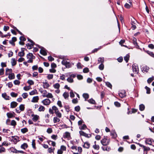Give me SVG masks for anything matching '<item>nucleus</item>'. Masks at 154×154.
Instances as JSON below:
<instances>
[{"mask_svg": "<svg viewBox=\"0 0 154 154\" xmlns=\"http://www.w3.org/2000/svg\"><path fill=\"white\" fill-rule=\"evenodd\" d=\"M27 58L29 59V60L27 61L28 63H32L33 62V59L35 58V57L31 53H29L26 56Z\"/></svg>", "mask_w": 154, "mask_h": 154, "instance_id": "1", "label": "nucleus"}, {"mask_svg": "<svg viewBox=\"0 0 154 154\" xmlns=\"http://www.w3.org/2000/svg\"><path fill=\"white\" fill-rule=\"evenodd\" d=\"M109 140L106 138H104L100 140V142L102 145L104 146H106L109 144Z\"/></svg>", "mask_w": 154, "mask_h": 154, "instance_id": "2", "label": "nucleus"}, {"mask_svg": "<svg viewBox=\"0 0 154 154\" xmlns=\"http://www.w3.org/2000/svg\"><path fill=\"white\" fill-rule=\"evenodd\" d=\"M58 110V108L55 106H54L52 108H50L49 110V112L50 114H53L54 113L57 111V110Z\"/></svg>", "mask_w": 154, "mask_h": 154, "instance_id": "3", "label": "nucleus"}, {"mask_svg": "<svg viewBox=\"0 0 154 154\" xmlns=\"http://www.w3.org/2000/svg\"><path fill=\"white\" fill-rule=\"evenodd\" d=\"M62 64L65 66L66 68H69L71 67L72 65L69 62L67 61L66 60H63L62 61Z\"/></svg>", "mask_w": 154, "mask_h": 154, "instance_id": "4", "label": "nucleus"}, {"mask_svg": "<svg viewBox=\"0 0 154 154\" xmlns=\"http://www.w3.org/2000/svg\"><path fill=\"white\" fill-rule=\"evenodd\" d=\"M28 41H29L30 42H31V44H26V46H27V48H28L29 49H31L33 47L34 45V43L33 42V41L31 40L30 39L28 38Z\"/></svg>", "mask_w": 154, "mask_h": 154, "instance_id": "5", "label": "nucleus"}, {"mask_svg": "<svg viewBox=\"0 0 154 154\" xmlns=\"http://www.w3.org/2000/svg\"><path fill=\"white\" fill-rule=\"evenodd\" d=\"M146 143L148 144L149 145H152L153 142L154 143V141L153 139L151 138H146L145 141Z\"/></svg>", "mask_w": 154, "mask_h": 154, "instance_id": "6", "label": "nucleus"}, {"mask_svg": "<svg viewBox=\"0 0 154 154\" xmlns=\"http://www.w3.org/2000/svg\"><path fill=\"white\" fill-rule=\"evenodd\" d=\"M42 103L45 105H49L51 102L50 100L48 99L44 100L42 101Z\"/></svg>", "mask_w": 154, "mask_h": 154, "instance_id": "7", "label": "nucleus"}, {"mask_svg": "<svg viewBox=\"0 0 154 154\" xmlns=\"http://www.w3.org/2000/svg\"><path fill=\"white\" fill-rule=\"evenodd\" d=\"M133 72L135 73H137L138 72L139 69L138 66L134 64L132 66Z\"/></svg>", "mask_w": 154, "mask_h": 154, "instance_id": "8", "label": "nucleus"}, {"mask_svg": "<svg viewBox=\"0 0 154 154\" xmlns=\"http://www.w3.org/2000/svg\"><path fill=\"white\" fill-rule=\"evenodd\" d=\"M31 116L32 117V120L34 122L37 121L39 119V116L36 115L32 114Z\"/></svg>", "mask_w": 154, "mask_h": 154, "instance_id": "9", "label": "nucleus"}, {"mask_svg": "<svg viewBox=\"0 0 154 154\" xmlns=\"http://www.w3.org/2000/svg\"><path fill=\"white\" fill-rule=\"evenodd\" d=\"M41 48V49L40 51V53L43 55H46L47 54V53L45 49L43 48Z\"/></svg>", "mask_w": 154, "mask_h": 154, "instance_id": "10", "label": "nucleus"}, {"mask_svg": "<svg viewBox=\"0 0 154 154\" xmlns=\"http://www.w3.org/2000/svg\"><path fill=\"white\" fill-rule=\"evenodd\" d=\"M17 104L18 103L16 102H12L11 103V107L12 108H14L17 106Z\"/></svg>", "mask_w": 154, "mask_h": 154, "instance_id": "11", "label": "nucleus"}, {"mask_svg": "<svg viewBox=\"0 0 154 154\" xmlns=\"http://www.w3.org/2000/svg\"><path fill=\"white\" fill-rule=\"evenodd\" d=\"M39 97L38 96L33 97L32 100L31 102L33 103H36L38 102Z\"/></svg>", "mask_w": 154, "mask_h": 154, "instance_id": "12", "label": "nucleus"}, {"mask_svg": "<svg viewBox=\"0 0 154 154\" xmlns=\"http://www.w3.org/2000/svg\"><path fill=\"white\" fill-rule=\"evenodd\" d=\"M42 96L43 97H46L48 98H52L53 97L52 94L51 93H48L47 94L43 95Z\"/></svg>", "mask_w": 154, "mask_h": 154, "instance_id": "13", "label": "nucleus"}, {"mask_svg": "<svg viewBox=\"0 0 154 154\" xmlns=\"http://www.w3.org/2000/svg\"><path fill=\"white\" fill-rule=\"evenodd\" d=\"M111 135L112 137L115 138L117 137V135L114 130H112L111 131Z\"/></svg>", "mask_w": 154, "mask_h": 154, "instance_id": "14", "label": "nucleus"}, {"mask_svg": "<svg viewBox=\"0 0 154 154\" xmlns=\"http://www.w3.org/2000/svg\"><path fill=\"white\" fill-rule=\"evenodd\" d=\"M94 144L93 146V147L95 150H98L100 148L99 145L96 144V141L94 142Z\"/></svg>", "mask_w": 154, "mask_h": 154, "instance_id": "15", "label": "nucleus"}, {"mask_svg": "<svg viewBox=\"0 0 154 154\" xmlns=\"http://www.w3.org/2000/svg\"><path fill=\"white\" fill-rule=\"evenodd\" d=\"M25 55L24 50H23V48H21V51L19 52L18 53V55L20 57H23Z\"/></svg>", "mask_w": 154, "mask_h": 154, "instance_id": "16", "label": "nucleus"}, {"mask_svg": "<svg viewBox=\"0 0 154 154\" xmlns=\"http://www.w3.org/2000/svg\"><path fill=\"white\" fill-rule=\"evenodd\" d=\"M2 96L5 100H8L10 99V97L8 96L6 93H3L2 94Z\"/></svg>", "mask_w": 154, "mask_h": 154, "instance_id": "17", "label": "nucleus"}, {"mask_svg": "<svg viewBox=\"0 0 154 154\" xmlns=\"http://www.w3.org/2000/svg\"><path fill=\"white\" fill-rule=\"evenodd\" d=\"M12 72V69H9L8 68H7L6 70V72H5V75H8L10 73H11Z\"/></svg>", "mask_w": 154, "mask_h": 154, "instance_id": "18", "label": "nucleus"}, {"mask_svg": "<svg viewBox=\"0 0 154 154\" xmlns=\"http://www.w3.org/2000/svg\"><path fill=\"white\" fill-rule=\"evenodd\" d=\"M119 95L120 97L123 98L126 95L125 91H122V92L119 93Z\"/></svg>", "mask_w": 154, "mask_h": 154, "instance_id": "19", "label": "nucleus"}, {"mask_svg": "<svg viewBox=\"0 0 154 154\" xmlns=\"http://www.w3.org/2000/svg\"><path fill=\"white\" fill-rule=\"evenodd\" d=\"M83 146L85 148L88 149L90 146V144L88 142H85L84 143Z\"/></svg>", "mask_w": 154, "mask_h": 154, "instance_id": "20", "label": "nucleus"}, {"mask_svg": "<svg viewBox=\"0 0 154 154\" xmlns=\"http://www.w3.org/2000/svg\"><path fill=\"white\" fill-rule=\"evenodd\" d=\"M149 68L146 66H144L143 67L142 71H144V72H147L149 70Z\"/></svg>", "mask_w": 154, "mask_h": 154, "instance_id": "21", "label": "nucleus"}, {"mask_svg": "<svg viewBox=\"0 0 154 154\" xmlns=\"http://www.w3.org/2000/svg\"><path fill=\"white\" fill-rule=\"evenodd\" d=\"M104 57H99L98 59V63H104Z\"/></svg>", "mask_w": 154, "mask_h": 154, "instance_id": "22", "label": "nucleus"}, {"mask_svg": "<svg viewBox=\"0 0 154 154\" xmlns=\"http://www.w3.org/2000/svg\"><path fill=\"white\" fill-rule=\"evenodd\" d=\"M79 133L81 135L84 136L86 137H89L88 134L83 131H80Z\"/></svg>", "mask_w": 154, "mask_h": 154, "instance_id": "23", "label": "nucleus"}, {"mask_svg": "<svg viewBox=\"0 0 154 154\" xmlns=\"http://www.w3.org/2000/svg\"><path fill=\"white\" fill-rule=\"evenodd\" d=\"M11 63L12 66H14L16 64L17 61L14 58H12L11 60Z\"/></svg>", "mask_w": 154, "mask_h": 154, "instance_id": "24", "label": "nucleus"}, {"mask_svg": "<svg viewBox=\"0 0 154 154\" xmlns=\"http://www.w3.org/2000/svg\"><path fill=\"white\" fill-rule=\"evenodd\" d=\"M58 117H55L53 119V122L54 123H56L57 122H59L60 120Z\"/></svg>", "mask_w": 154, "mask_h": 154, "instance_id": "25", "label": "nucleus"}, {"mask_svg": "<svg viewBox=\"0 0 154 154\" xmlns=\"http://www.w3.org/2000/svg\"><path fill=\"white\" fill-rule=\"evenodd\" d=\"M132 40L133 41V43L134 46H137L139 47L138 44L137 42V39L136 38L133 37V38Z\"/></svg>", "mask_w": 154, "mask_h": 154, "instance_id": "26", "label": "nucleus"}, {"mask_svg": "<svg viewBox=\"0 0 154 154\" xmlns=\"http://www.w3.org/2000/svg\"><path fill=\"white\" fill-rule=\"evenodd\" d=\"M8 78L10 79H13L14 78L15 76L14 73H11L8 74Z\"/></svg>", "mask_w": 154, "mask_h": 154, "instance_id": "27", "label": "nucleus"}, {"mask_svg": "<svg viewBox=\"0 0 154 154\" xmlns=\"http://www.w3.org/2000/svg\"><path fill=\"white\" fill-rule=\"evenodd\" d=\"M101 148L103 151H109L110 150V148L109 147H102Z\"/></svg>", "mask_w": 154, "mask_h": 154, "instance_id": "28", "label": "nucleus"}, {"mask_svg": "<svg viewBox=\"0 0 154 154\" xmlns=\"http://www.w3.org/2000/svg\"><path fill=\"white\" fill-rule=\"evenodd\" d=\"M130 57V55L128 54H127L124 57V60L125 61L126 63L128 62Z\"/></svg>", "mask_w": 154, "mask_h": 154, "instance_id": "29", "label": "nucleus"}, {"mask_svg": "<svg viewBox=\"0 0 154 154\" xmlns=\"http://www.w3.org/2000/svg\"><path fill=\"white\" fill-rule=\"evenodd\" d=\"M88 102L91 104H96V102L92 98L89 99L88 100Z\"/></svg>", "mask_w": 154, "mask_h": 154, "instance_id": "30", "label": "nucleus"}, {"mask_svg": "<svg viewBox=\"0 0 154 154\" xmlns=\"http://www.w3.org/2000/svg\"><path fill=\"white\" fill-rule=\"evenodd\" d=\"M28 147V145L26 143H24L21 146V148L22 149H25Z\"/></svg>", "mask_w": 154, "mask_h": 154, "instance_id": "31", "label": "nucleus"}, {"mask_svg": "<svg viewBox=\"0 0 154 154\" xmlns=\"http://www.w3.org/2000/svg\"><path fill=\"white\" fill-rule=\"evenodd\" d=\"M45 108V107L42 106H40L38 109V111L40 112L44 111Z\"/></svg>", "mask_w": 154, "mask_h": 154, "instance_id": "32", "label": "nucleus"}, {"mask_svg": "<svg viewBox=\"0 0 154 154\" xmlns=\"http://www.w3.org/2000/svg\"><path fill=\"white\" fill-rule=\"evenodd\" d=\"M145 106L143 104H141L139 106V109L141 111H143L145 109Z\"/></svg>", "mask_w": 154, "mask_h": 154, "instance_id": "33", "label": "nucleus"}, {"mask_svg": "<svg viewBox=\"0 0 154 154\" xmlns=\"http://www.w3.org/2000/svg\"><path fill=\"white\" fill-rule=\"evenodd\" d=\"M64 137L69 138L70 137V133L68 132H66L64 135Z\"/></svg>", "mask_w": 154, "mask_h": 154, "instance_id": "34", "label": "nucleus"}, {"mask_svg": "<svg viewBox=\"0 0 154 154\" xmlns=\"http://www.w3.org/2000/svg\"><path fill=\"white\" fill-rule=\"evenodd\" d=\"M20 110V111H23L24 110V105L23 104H21L19 107Z\"/></svg>", "mask_w": 154, "mask_h": 154, "instance_id": "35", "label": "nucleus"}, {"mask_svg": "<svg viewBox=\"0 0 154 154\" xmlns=\"http://www.w3.org/2000/svg\"><path fill=\"white\" fill-rule=\"evenodd\" d=\"M53 87L55 89H58L60 87V85L58 83H57L53 85Z\"/></svg>", "mask_w": 154, "mask_h": 154, "instance_id": "36", "label": "nucleus"}, {"mask_svg": "<svg viewBox=\"0 0 154 154\" xmlns=\"http://www.w3.org/2000/svg\"><path fill=\"white\" fill-rule=\"evenodd\" d=\"M83 97L85 99V100H86V99L89 98V95L87 93H84L83 94Z\"/></svg>", "mask_w": 154, "mask_h": 154, "instance_id": "37", "label": "nucleus"}, {"mask_svg": "<svg viewBox=\"0 0 154 154\" xmlns=\"http://www.w3.org/2000/svg\"><path fill=\"white\" fill-rule=\"evenodd\" d=\"M43 86L44 88H47L49 87V85L47 82H43Z\"/></svg>", "mask_w": 154, "mask_h": 154, "instance_id": "38", "label": "nucleus"}, {"mask_svg": "<svg viewBox=\"0 0 154 154\" xmlns=\"http://www.w3.org/2000/svg\"><path fill=\"white\" fill-rule=\"evenodd\" d=\"M146 52L148 54L150 55V56L153 57H154V54L152 52L150 51H146Z\"/></svg>", "mask_w": 154, "mask_h": 154, "instance_id": "39", "label": "nucleus"}, {"mask_svg": "<svg viewBox=\"0 0 154 154\" xmlns=\"http://www.w3.org/2000/svg\"><path fill=\"white\" fill-rule=\"evenodd\" d=\"M63 96L64 97L65 99H66L69 96L68 93L66 92H64L63 94Z\"/></svg>", "mask_w": 154, "mask_h": 154, "instance_id": "40", "label": "nucleus"}, {"mask_svg": "<svg viewBox=\"0 0 154 154\" xmlns=\"http://www.w3.org/2000/svg\"><path fill=\"white\" fill-rule=\"evenodd\" d=\"M37 92L36 90L35 89L30 92L29 94L31 95H33L36 94L37 93Z\"/></svg>", "mask_w": 154, "mask_h": 154, "instance_id": "41", "label": "nucleus"}, {"mask_svg": "<svg viewBox=\"0 0 154 154\" xmlns=\"http://www.w3.org/2000/svg\"><path fill=\"white\" fill-rule=\"evenodd\" d=\"M132 5H131L130 4H129L128 3H126L125 5V7L127 8H130L131 6H132Z\"/></svg>", "mask_w": 154, "mask_h": 154, "instance_id": "42", "label": "nucleus"}, {"mask_svg": "<svg viewBox=\"0 0 154 154\" xmlns=\"http://www.w3.org/2000/svg\"><path fill=\"white\" fill-rule=\"evenodd\" d=\"M67 81L69 83H72L73 82V79L70 77L67 79Z\"/></svg>", "mask_w": 154, "mask_h": 154, "instance_id": "43", "label": "nucleus"}, {"mask_svg": "<svg viewBox=\"0 0 154 154\" xmlns=\"http://www.w3.org/2000/svg\"><path fill=\"white\" fill-rule=\"evenodd\" d=\"M21 131L23 133H25L28 131V129L26 128H24L21 129Z\"/></svg>", "mask_w": 154, "mask_h": 154, "instance_id": "44", "label": "nucleus"}, {"mask_svg": "<svg viewBox=\"0 0 154 154\" xmlns=\"http://www.w3.org/2000/svg\"><path fill=\"white\" fill-rule=\"evenodd\" d=\"M7 115L8 118H11L13 116V114L12 113L8 112L7 113Z\"/></svg>", "mask_w": 154, "mask_h": 154, "instance_id": "45", "label": "nucleus"}, {"mask_svg": "<svg viewBox=\"0 0 154 154\" xmlns=\"http://www.w3.org/2000/svg\"><path fill=\"white\" fill-rule=\"evenodd\" d=\"M11 95L13 97H16L17 96V94L14 92H12L11 93Z\"/></svg>", "mask_w": 154, "mask_h": 154, "instance_id": "46", "label": "nucleus"}, {"mask_svg": "<svg viewBox=\"0 0 154 154\" xmlns=\"http://www.w3.org/2000/svg\"><path fill=\"white\" fill-rule=\"evenodd\" d=\"M27 83L30 85H33L34 84V82L32 80H28L27 81Z\"/></svg>", "mask_w": 154, "mask_h": 154, "instance_id": "47", "label": "nucleus"}, {"mask_svg": "<svg viewBox=\"0 0 154 154\" xmlns=\"http://www.w3.org/2000/svg\"><path fill=\"white\" fill-rule=\"evenodd\" d=\"M48 142L49 144H50V143H51V145L52 146H55L56 143L54 142V141H51V140H49L48 141Z\"/></svg>", "mask_w": 154, "mask_h": 154, "instance_id": "48", "label": "nucleus"}, {"mask_svg": "<svg viewBox=\"0 0 154 154\" xmlns=\"http://www.w3.org/2000/svg\"><path fill=\"white\" fill-rule=\"evenodd\" d=\"M145 88L146 90V93L148 94H149L150 93V88L146 86L145 87Z\"/></svg>", "mask_w": 154, "mask_h": 154, "instance_id": "49", "label": "nucleus"}, {"mask_svg": "<svg viewBox=\"0 0 154 154\" xmlns=\"http://www.w3.org/2000/svg\"><path fill=\"white\" fill-rule=\"evenodd\" d=\"M104 67V66L103 63H101L99 66V68L101 70H103Z\"/></svg>", "mask_w": 154, "mask_h": 154, "instance_id": "50", "label": "nucleus"}, {"mask_svg": "<svg viewBox=\"0 0 154 154\" xmlns=\"http://www.w3.org/2000/svg\"><path fill=\"white\" fill-rule=\"evenodd\" d=\"M53 74H48V75L47 78L48 79H51L53 78Z\"/></svg>", "mask_w": 154, "mask_h": 154, "instance_id": "51", "label": "nucleus"}, {"mask_svg": "<svg viewBox=\"0 0 154 154\" xmlns=\"http://www.w3.org/2000/svg\"><path fill=\"white\" fill-rule=\"evenodd\" d=\"M69 94H70V97H71L73 98L74 97L75 95L73 92L72 90H71V91L69 93Z\"/></svg>", "mask_w": 154, "mask_h": 154, "instance_id": "52", "label": "nucleus"}, {"mask_svg": "<svg viewBox=\"0 0 154 154\" xmlns=\"http://www.w3.org/2000/svg\"><path fill=\"white\" fill-rule=\"evenodd\" d=\"M30 88V86H26L23 87V89L25 91H28L29 90Z\"/></svg>", "mask_w": 154, "mask_h": 154, "instance_id": "53", "label": "nucleus"}, {"mask_svg": "<svg viewBox=\"0 0 154 154\" xmlns=\"http://www.w3.org/2000/svg\"><path fill=\"white\" fill-rule=\"evenodd\" d=\"M72 103L74 104H76L78 103V100L77 98L73 99L72 100Z\"/></svg>", "mask_w": 154, "mask_h": 154, "instance_id": "54", "label": "nucleus"}, {"mask_svg": "<svg viewBox=\"0 0 154 154\" xmlns=\"http://www.w3.org/2000/svg\"><path fill=\"white\" fill-rule=\"evenodd\" d=\"M80 109V107L79 106H75V110L77 112H79Z\"/></svg>", "mask_w": 154, "mask_h": 154, "instance_id": "55", "label": "nucleus"}, {"mask_svg": "<svg viewBox=\"0 0 154 154\" xmlns=\"http://www.w3.org/2000/svg\"><path fill=\"white\" fill-rule=\"evenodd\" d=\"M22 96L24 99L26 98L28 96V94L27 93H23L22 94Z\"/></svg>", "mask_w": 154, "mask_h": 154, "instance_id": "56", "label": "nucleus"}, {"mask_svg": "<svg viewBox=\"0 0 154 154\" xmlns=\"http://www.w3.org/2000/svg\"><path fill=\"white\" fill-rule=\"evenodd\" d=\"M89 71V70L88 68H85L83 69V72L84 73H87Z\"/></svg>", "mask_w": 154, "mask_h": 154, "instance_id": "57", "label": "nucleus"}, {"mask_svg": "<svg viewBox=\"0 0 154 154\" xmlns=\"http://www.w3.org/2000/svg\"><path fill=\"white\" fill-rule=\"evenodd\" d=\"M57 105L60 107H62V105L61 103V102L60 100H58L57 103Z\"/></svg>", "mask_w": 154, "mask_h": 154, "instance_id": "58", "label": "nucleus"}, {"mask_svg": "<svg viewBox=\"0 0 154 154\" xmlns=\"http://www.w3.org/2000/svg\"><path fill=\"white\" fill-rule=\"evenodd\" d=\"M14 83L15 85H19L20 84V82L18 80H15L14 81Z\"/></svg>", "mask_w": 154, "mask_h": 154, "instance_id": "59", "label": "nucleus"}, {"mask_svg": "<svg viewBox=\"0 0 154 154\" xmlns=\"http://www.w3.org/2000/svg\"><path fill=\"white\" fill-rule=\"evenodd\" d=\"M153 80V78L152 77L149 78L147 80V82L148 83H150Z\"/></svg>", "mask_w": 154, "mask_h": 154, "instance_id": "60", "label": "nucleus"}, {"mask_svg": "<svg viewBox=\"0 0 154 154\" xmlns=\"http://www.w3.org/2000/svg\"><path fill=\"white\" fill-rule=\"evenodd\" d=\"M11 125L12 126H15L16 125V122L14 120H13L11 122Z\"/></svg>", "mask_w": 154, "mask_h": 154, "instance_id": "61", "label": "nucleus"}, {"mask_svg": "<svg viewBox=\"0 0 154 154\" xmlns=\"http://www.w3.org/2000/svg\"><path fill=\"white\" fill-rule=\"evenodd\" d=\"M5 149L3 147H1L0 148V153H2V152H4L5 151Z\"/></svg>", "mask_w": 154, "mask_h": 154, "instance_id": "62", "label": "nucleus"}, {"mask_svg": "<svg viewBox=\"0 0 154 154\" xmlns=\"http://www.w3.org/2000/svg\"><path fill=\"white\" fill-rule=\"evenodd\" d=\"M4 74V69L3 68L0 69V75H2Z\"/></svg>", "mask_w": 154, "mask_h": 154, "instance_id": "63", "label": "nucleus"}, {"mask_svg": "<svg viewBox=\"0 0 154 154\" xmlns=\"http://www.w3.org/2000/svg\"><path fill=\"white\" fill-rule=\"evenodd\" d=\"M106 84L107 86L110 88H111L112 87L111 84L109 82H107L106 83Z\"/></svg>", "mask_w": 154, "mask_h": 154, "instance_id": "64", "label": "nucleus"}]
</instances>
